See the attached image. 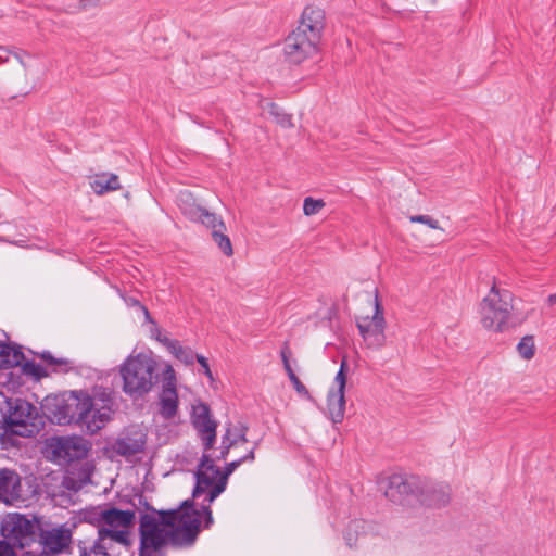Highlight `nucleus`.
Wrapping results in <instances>:
<instances>
[{
	"label": "nucleus",
	"instance_id": "f257e3e1",
	"mask_svg": "<svg viewBox=\"0 0 556 556\" xmlns=\"http://www.w3.org/2000/svg\"><path fill=\"white\" fill-rule=\"evenodd\" d=\"M202 519L203 514L189 498L177 509L159 511V517L142 514L139 520V556L157 555L167 544L175 548L193 546L201 532Z\"/></svg>",
	"mask_w": 556,
	"mask_h": 556
},
{
	"label": "nucleus",
	"instance_id": "f03ea898",
	"mask_svg": "<svg viewBox=\"0 0 556 556\" xmlns=\"http://www.w3.org/2000/svg\"><path fill=\"white\" fill-rule=\"evenodd\" d=\"M256 445L247 451V453L227 463L222 470L214 464L213 455L203 451L200 462L194 472L195 485L192 490L194 502L204 496L200 503V511L203 514V528L210 529L214 523L211 504L226 490L229 476L243 463H252L255 459Z\"/></svg>",
	"mask_w": 556,
	"mask_h": 556
},
{
	"label": "nucleus",
	"instance_id": "7ed1b4c3",
	"mask_svg": "<svg viewBox=\"0 0 556 556\" xmlns=\"http://www.w3.org/2000/svg\"><path fill=\"white\" fill-rule=\"evenodd\" d=\"M112 413L111 399L102 400L99 405L87 393L75 392L73 399L60 407V416L55 418L60 425L76 424L94 434L106 425Z\"/></svg>",
	"mask_w": 556,
	"mask_h": 556
},
{
	"label": "nucleus",
	"instance_id": "20e7f679",
	"mask_svg": "<svg viewBox=\"0 0 556 556\" xmlns=\"http://www.w3.org/2000/svg\"><path fill=\"white\" fill-rule=\"evenodd\" d=\"M160 365L152 353L130 354L119 366L122 390L134 400L142 399L160 380Z\"/></svg>",
	"mask_w": 556,
	"mask_h": 556
},
{
	"label": "nucleus",
	"instance_id": "39448f33",
	"mask_svg": "<svg viewBox=\"0 0 556 556\" xmlns=\"http://www.w3.org/2000/svg\"><path fill=\"white\" fill-rule=\"evenodd\" d=\"M514 295L507 289H501L494 282L489 293L480 303V320L482 326L495 332L509 327L513 313Z\"/></svg>",
	"mask_w": 556,
	"mask_h": 556
},
{
	"label": "nucleus",
	"instance_id": "423d86ee",
	"mask_svg": "<svg viewBox=\"0 0 556 556\" xmlns=\"http://www.w3.org/2000/svg\"><path fill=\"white\" fill-rule=\"evenodd\" d=\"M8 405L9 414L3 418L4 426L1 427L2 432H0V439L3 444L7 437H30L36 427L34 421L38 416L37 408L25 400H10Z\"/></svg>",
	"mask_w": 556,
	"mask_h": 556
},
{
	"label": "nucleus",
	"instance_id": "0eeeda50",
	"mask_svg": "<svg viewBox=\"0 0 556 556\" xmlns=\"http://www.w3.org/2000/svg\"><path fill=\"white\" fill-rule=\"evenodd\" d=\"M136 513L134 510H121L115 507L103 509L100 519L103 522L98 534L102 540H110L125 546L130 545V528L135 523Z\"/></svg>",
	"mask_w": 556,
	"mask_h": 556
},
{
	"label": "nucleus",
	"instance_id": "6e6552de",
	"mask_svg": "<svg viewBox=\"0 0 556 556\" xmlns=\"http://www.w3.org/2000/svg\"><path fill=\"white\" fill-rule=\"evenodd\" d=\"M356 326L365 341L371 349H380L386 342V319L383 308L378 299V290H375V312L372 316H362L356 319Z\"/></svg>",
	"mask_w": 556,
	"mask_h": 556
},
{
	"label": "nucleus",
	"instance_id": "1a4fd4ad",
	"mask_svg": "<svg viewBox=\"0 0 556 556\" xmlns=\"http://www.w3.org/2000/svg\"><path fill=\"white\" fill-rule=\"evenodd\" d=\"M319 43V40L306 33L293 29L285 39V58L291 64H301L318 54Z\"/></svg>",
	"mask_w": 556,
	"mask_h": 556
},
{
	"label": "nucleus",
	"instance_id": "9d476101",
	"mask_svg": "<svg viewBox=\"0 0 556 556\" xmlns=\"http://www.w3.org/2000/svg\"><path fill=\"white\" fill-rule=\"evenodd\" d=\"M1 534L0 545L15 552V548L22 549L34 541V526L25 516L15 515L2 525Z\"/></svg>",
	"mask_w": 556,
	"mask_h": 556
},
{
	"label": "nucleus",
	"instance_id": "9b49d317",
	"mask_svg": "<svg viewBox=\"0 0 556 556\" xmlns=\"http://www.w3.org/2000/svg\"><path fill=\"white\" fill-rule=\"evenodd\" d=\"M162 391L160 393V415L173 419L178 412L179 399L177 392V377L170 364H165L162 371Z\"/></svg>",
	"mask_w": 556,
	"mask_h": 556
},
{
	"label": "nucleus",
	"instance_id": "f8f14e48",
	"mask_svg": "<svg viewBox=\"0 0 556 556\" xmlns=\"http://www.w3.org/2000/svg\"><path fill=\"white\" fill-rule=\"evenodd\" d=\"M191 420L203 444V451L210 452L216 442L217 422L211 416L210 407L204 403L193 406Z\"/></svg>",
	"mask_w": 556,
	"mask_h": 556
},
{
	"label": "nucleus",
	"instance_id": "ddd939ff",
	"mask_svg": "<svg viewBox=\"0 0 556 556\" xmlns=\"http://www.w3.org/2000/svg\"><path fill=\"white\" fill-rule=\"evenodd\" d=\"M348 362L342 359L340 369L334 377L336 390H330L327 395V409L333 424L342 422L345 413V387Z\"/></svg>",
	"mask_w": 556,
	"mask_h": 556
},
{
	"label": "nucleus",
	"instance_id": "4468645a",
	"mask_svg": "<svg viewBox=\"0 0 556 556\" xmlns=\"http://www.w3.org/2000/svg\"><path fill=\"white\" fill-rule=\"evenodd\" d=\"M421 483L417 477L393 475L389 479L384 494L393 503H403L410 495L417 498Z\"/></svg>",
	"mask_w": 556,
	"mask_h": 556
},
{
	"label": "nucleus",
	"instance_id": "2eb2a0df",
	"mask_svg": "<svg viewBox=\"0 0 556 556\" xmlns=\"http://www.w3.org/2000/svg\"><path fill=\"white\" fill-rule=\"evenodd\" d=\"M248 427L239 424L237 426L229 425L226 428L219 447L211 453L214 458V464L219 460H226L231 450H236L248 443L247 438Z\"/></svg>",
	"mask_w": 556,
	"mask_h": 556
},
{
	"label": "nucleus",
	"instance_id": "dca6fc26",
	"mask_svg": "<svg viewBox=\"0 0 556 556\" xmlns=\"http://www.w3.org/2000/svg\"><path fill=\"white\" fill-rule=\"evenodd\" d=\"M326 26L325 11L316 5L304 8L296 30H302L317 40H321L323 31Z\"/></svg>",
	"mask_w": 556,
	"mask_h": 556
},
{
	"label": "nucleus",
	"instance_id": "f3484780",
	"mask_svg": "<svg viewBox=\"0 0 556 556\" xmlns=\"http://www.w3.org/2000/svg\"><path fill=\"white\" fill-rule=\"evenodd\" d=\"M451 498L450 486L447 484L432 483L422 481L417 500L425 506L431 508H441L448 504Z\"/></svg>",
	"mask_w": 556,
	"mask_h": 556
},
{
	"label": "nucleus",
	"instance_id": "a211bd4d",
	"mask_svg": "<svg viewBox=\"0 0 556 556\" xmlns=\"http://www.w3.org/2000/svg\"><path fill=\"white\" fill-rule=\"evenodd\" d=\"M24 501L20 475L8 468L0 469V502L14 504Z\"/></svg>",
	"mask_w": 556,
	"mask_h": 556
},
{
	"label": "nucleus",
	"instance_id": "6ab92c4d",
	"mask_svg": "<svg viewBox=\"0 0 556 556\" xmlns=\"http://www.w3.org/2000/svg\"><path fill=\"white\" fill-rule=\"evenodd\" d=\"M87 442L81 438H59L54 453L68 462L81 459L88 454Z\"/></svg>",
	"mask_w": 556,
	"mask_h": 556
},
{
	"label": "nucleus",
	"instance_id": "aec40b11",
	"mask_svg": "<svg viewBox=\"0 0 556 556\" xmlns=\"http://www.w3.org/2000/svg\"><path fill=\"white\" fill-rule=\"evenodd\" d=\"M42 544L51 553H62L71 543V533L65 529H52L41 535Z\"/></svg>",
	"mask_w": 556,
	"mask_h": 556
},
{
	"label": "nucleus",
	"instance_id": "412c9836",
	"mask_svg": "<svg viewBox=\"0 0 556 556\" xmlns=\"http://www.w3.org/2000/svg\"><path fill=\"white\" fill-rule=\"evenodd\" d=\"M144 445L146 440L141 435H124L114 442L112 448L117 455L128 458L138 453H141L144 448Z\"/></svg>",
	"mask_w": 556,
	"mask_h": 556
},
{
	"label": "nucleus",
	"instance_id": "4be33fe9",
	"mask_svg": "<svg viewBox=\"0 0 556 556\" xmlns=\"http://www.w3.org/2000/svg\"><path fill=\"white\" fill-rule=\"evenodd\" d=\"M89 185L97 195H103L108 192L116 191L122 188L118 176L113 173L96 174L91 178Z\"/></svg>",
	"mask_w": 556,
	"mask_h": 556
},
{
	"label": "nucleus",
	"instance_id": "5701e85b",
	"mask_svg": "<svg viewBox=\"0 0 556 556\" xmlns=\"http://www.w3.org/2000/svg\"><path fill=\"white\" fill-rule=\"evenodd\" d=\"M291 350H290V346H289V343L288 342H285L282 348H281V351H280V356H281V361H282V364H283V368L291 381V383L293 384V388L295 389V391L302 395V396H305L307 399H312L308 390L306 389V387L301 382V380L299 379V377L295 375V372L293 371L292 367H291V364H290V357H291Z\"/></svg>",
	"mask_w": 556,
	"mask_h": 556
},
{
	"label": "nucleus",
	"instance_id": "b1692460",
	"mask_svg": "<svg viewBox=\"0 0 556 556\" xmlns=\"http://www.w3.org/2000/svg\"><path fill=\"white\" fill-rule=\"evenodd\" d=\"M24 353L20 346L0 342V368H12L22 365Z\"/></svg>",
	"mask_w": 556,
	"mask_h": 556
},
{
	"label": "nucleus",
	"instance_id": "393cba45",
	"mask_svg": "<svg viewBox=\"0 0 556 556\" xmlns=\"http://www.w3.org/2000/svg\"><path fill=\"white\" fill-rule=\"evenodd\" d=\"M190 218L200 222L202 225L211 228L212 231L225 228V223L219 216L201 206H197L190 212Z\"/></svg>",
	"mask_w": 556,
	"mask_h": 556
},
{
	"label": "nucleus",
	"instance_id": "a878e982",
	"mask_svg": "<svg viewBox=\"0 0 556 556\" xmlns=\"http://www.w3.org/2000/svg\"><path fill=\"white\" fill-rule=\"evenodd\" d=\"M168 351L185 365H192L197 359V354L191 348L182 346L178 340L168 342Z\"/></svg>",
	"mask_w": 556,
	"mask_h": 556
},
{
	"label": "nucleus",
	"instance_id": "bb28decb",
	"mask_svg": "<svg viewBox=\"0 0 556 556\" xmlns=\"http://www.w3.org/2000/svg\"><path fill=\"white\" fill-rule=\"evenodd\" d=\"M40 358L46 363L47 368L52 372H67L72 363L64 357H54L50 352L45 351L40 354Z\"/></svg>",
	"mask_w": 556,
	"mask_h": 556
},
{
	"label": "nucleus",
	"instance_id": "cd10ccee",
	"mask_svg": "<svg viewBox=\"0 0 556 556\" xmlns=\"http://www.w3.org/2000/svg\"><path fill=\"white\" fill-rule=\"evenodd\" d=\"M225 231L226 227L216 229L215 231H212V238L226 256H231L233 254L232 244Z\"/></svg>",
	"mask_w": 556,
	"mask_h": 556
},
{
	"label": "nucleus",
	"instance_id": "c85d7f7f",
	"mask_svg": "<svg viewBox=\"0 0 556 556\" xmlns=\"http://www.w3.org/2000/svg\"><path fill=\"white\" fill-rule=\"evenodd\" d=\"M517 351L523 359H531L535 354L533 336H525L517 344Z\"/></svg>",
	"mask_w": 556,
	"mask_h": 556
},
{
	"label": "nucleus",
	"instance_id": "c756f323",
	"mask_svg": "<svg viewBox=\"0 0 556 556\" xmlns=\"http://www.w3.org/2000/svg\"><path fill=\"white\" fill-rule=\"evenodd\" d=\"M23 372L33 376L36 379H41L49 375L48 369L33 361L22 362Z\"/></svg>",
	"mask_w": 556,
	"mask_h": 556
},
{
	"label": "nucleus",
	"instance_id": "7c9ffc66",
	"mask_svg": "<svg viewBox=\"0 0 556 556\" xmlns=\"http://www.w3.org/2000/svg\"><path fill=\"white\" fill-rule=\"evenodd\" d=\"M108 541L109 540H102L101 535L98 534V540L93 543L89 551H84L83 556H109Z\"/></svg>",
	"mask_w": 556,
	"mask_h": 556
},
{
	"label": "nucleus",
	"instance_id": "2f4dec72",
	"mask_svg": "<svg viewBox=\"0 0 556 556\" xmlns=\"http://www.w3.org/2000/svg\"><path fill=\"white\" fill-rule=\"evenodd\" d=\"M325 206V202L321 199H313L307 197L304 199L303 212L306 216L317 214Z\"/></svg>",
	"mask_w": 556,
	"mask_h": 556
},
{
	"label": "nucleus",
	"instance_id": "473e14b6",
	"mask_svg": "<svg viewBox=\"0 0 556 556\" xmlns=\"http://www.w3.org/2000/svg\"><path fill=\"white\" fill-rule=\"evenodd\" d=\"M268 108H269V113L276 117L277 123H279L282 126H291V117L287 114H280L278 112L279 108L277 104L269 102Z\"/></svg>",
	"mask_w": 556,
	"mask_h": 556
},
{
	"label": "nucleus",
	"instance_id": "72a5a7b5",
	"mask_svg": "<svg viewBox=\"0 0 556 556\" xmlns=\"http://www.w3.org/2000/svg\"><path fill=\"white\" fill-rule=\"evenodd\" d=\"M412 223L425 224L432 229H440L439 222L429 215H413L409 217Z\"/></svg>",
	"mask_w": 556,
	"mask_h": 556
},
{
	"label": "nucleus",
	"instance_id": "f704fd0d",
	"mask_svg": "<svg viewBox=\"0 0 556 556\" xmlns=\"http://www.w3.org/2000/svg\"><path fill=\"white\" fill-rule=\"evenodd\" d=\"M153 337L160 342L162 343L164 346H166V349L168 350V342H175L176 340L175 339H170L168 338L161 329L159 328H155V330L153 331Z\"/></svg>",
	"mask_w": 556,
	"mask_h": 556
},
{
	"label": "nucleus",
	"instance_id": "c9c22d12",
	"mask_svg": "<svg viewBox=\"0 0 556 556\" xmlns=\"http://www.w3.org/2000/svg\"><path fill=\"white\" fill-rule=\"evenodd\" d=\"M197 361L203 368L205 376L208 377L210 379H213V375L210 369L207 359L203 355L197 354Z\"/></svg>",
	"mask_w": 556,
	"mask_h": 556
},
{
	"label": "nucleus",
	"instance_id": "e433bc0d",
	"mask_svg": "<svg viewBox=\"0 0 556 556\" xmlns=\"http://www.w3.org/2000/svg\"><path fill=\"white\" fill-rule=\"evenodd\" d=\"M77 1L84 9L96 7L99 2V0H77Z\"/></svg>",
	"mask_w": 556,
	"mask_h": 556
},
{
	"label": "nucleus",
	"instance_id": "4c0bfd02",
	"mask_svg": "<svg viewBox=\"0 0 556 556\" xmlns=\"http://www.w3.org/2000/svg\"><path fill=\"white\" fill-rule=\"evenodd\" d=\"M0 556H16V554L12 552L9 546L0 545Z\"/></svg>",
	"mask_w": 556,
	"mask_h": 556
},
{
	"label": "nucleus",
	"instance_id": "58836bf2",
	"mask_svg": "<svg viewBox=\"0 0 556 556\" xmlns=\"http://www.w3.org/2000/svg\"><path fill=\"white\" fill-rule=\"evenodd\" d=\"M11 52L0 47V63H5L9 61V54Z\"/></svg>",
	"mask_w": 556,
	"mask_h": 556
},
{
	"label": "nucleus",
	"instance_id": "ea45409f",
	"mask_svg": "<svg viewBox=\"0 0 556 556\" xmlns=\"http://www.w3.org/2000/svg\"><path fill=\"white\" fill-rule=\"evenodd\" d=\"M547 303L552 306L554 304H556V293L554 294H551L548 298H547Z\"/></svg>",
	"mask_w": 556,
	"mask_h": 556
},
{
	"label": "nucleus",
	"instance_id": "a19ab883",
	"mask_svg": "<svg viewBox=\"0 0 556 556\" xmlns=\"http://www.w3.org/2000/svg\"><path fill=\"white\" fill-rule=\"evenodd\" d=\"M14 55H15V58L18 60V62H20L24 67H26V64H25V62L22 60V58H21L17 53H15Z\"/></svg>",
	"mask_w": 556,
	"mask_h": 556
},
{
	"label": "nucleus",
	"instance_id": "79ce46f5",
	"mask_svg": "<svg viewBox=\"0 0 556 556\" xmlns=\"http://www.w3.org/2000/svg\"><path fill=\"white\" fill-rule=\"evenodd\" d=\"M140 307L144 311L146 316L149 318L150 314H149V311L147 309V307H144L142 305H140Z\"/></svg>",
	"mask_w": 556,
	"mask_h": 556
}]
</instances>
